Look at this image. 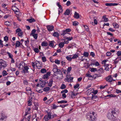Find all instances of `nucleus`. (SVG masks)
Listing matches in <instances>:
<instances>
[{
	"label": "nucleus",
	"instance_id": "obj_1",
	"mask_svg": "<svg viewBox=\"0 0 121 121\" xmlns=\"http://www.w3.org/2000/svg\"><path fill=\"white\" fill-rule=\"evenodd\" d=\"M112 110L111 113H109L107 114V117L108 119L111 121H114L115 117V116L116 115V113L117 111V110L114 108H113Z\"/></svg>",
	"mask_w": 121,
	"mask_h": 121
},
{
	"label": "nucleus",
	"instance_id": "obj_2",
	"mask_svg": "<svg viewBox=\"0 0 121 121\" xmlns=\"http://www.w3.org/2000/svg\"><path fill=\"white\" fill-rule=\"evenodd\" d=\"M95 112H93L92 113L89 112L87 114L86 117L87 119L89 118V120L91 121H95L96 120V118L94 114Z\"/></svg>",
	"mask_w": 121,
	"mask_h": 121
},
{
	"label": "nucleus",
	"instance_id": "obj_3",
	"mask_svg": "<svg viewBox=\"0 0 121 121\" xmlns=\"http://www.w3.org/2000/svg\"><path fill=\"white\" fill-rule=\"evenodd\" d=\"M7 66L6 63L3 60H0V70L2 68H4Z\"/></svg>",
	"mask_w": 121,
	"mask_h": 121
},
{
	"label": "nucleus",
	"instance_id": "obj_4",
	"mask_svg": "<svg viewBox=\"0 0 121 121\" xmlns=\"http://www.w3.org/2000/svg\"><path fill=\"white\" fill-rule=\"evenodd\" d=\"M51 113L50 112H47L48 114L46 115L43 118L45 121H48L49 119H52V117H51Z\"/></svg>",
	"mask_w": 121,
	"mask_h": 121
},
{
	"label": "nucleus",
	"instance_id": "obj_5",
	"mask_svg": "<svg viewBox=\"0 0 121 121\" xmlns=\"http://www.w3.org/2000/svg\"><path fill=\"white\" fill-rule=\"evenodd\" d=\"M66 78H65L64 81L65 82H70L72 81L73 79V77H70L69 75H66Z\"/></svg>",
	"mask_w": 121,
	"mask_h": 121
},
{
	"label": "nucleus",
	"instance_id": "obj_6",
	"mask_svg": "<svg viewBox=\"0 0 121 121\" xmlns=\"http://www.w3.org/2000/svg\"><path fill=\"white\" fill-rule=\"evenodd\" d=\"M29 69V68L27 66H24L22 69V70L21 71L22 73L25 74L29 73V72L28 71V70Z\"/></svg>",
	"mask_w": 121,
	"mask_h": 121
},
{
	"label": "nucleus",
	"instance_id": "obj_7",
	"mask_svg": "<svg viewBox=\"0 0 121 121\" xmlns=\"http://www.w3.org/2000/svg\"><path fill=\"white\" fill-rule=\"evenodd\" d=\"M107 81L108 82H111L112 81H115L116 79H114L112 77V76L110 75L108 76L106 78Z\"/></svg>",
	"mask_w": 121,
	"mask_h": 121
},
{
	"label": "nucleus",
	"instance_id": "obj_8",
	"mask_svg": "<svg viewBox=\"0 0 121 121\" xmlns=\"http://www.w3.org/2000/svg\"><path fill=\"white\" fill-rule=\"evenodd\" d=\"M105 5L107 6H117L118 5V4L116 3H108L105 4Z\"/></svg>",
	"mask_w": 121,
	"mask_h": 121
},
{
	"label": "nucleus",
	"instance_id": "obj_9",
	"mask_svg": "<svg viewBox=\"0 0 121 121\" xmlns=\"http://www.w3.org/2000/svg\"><path fill=\"white\" fill-rule=\"evenodd\" d=\"M47 29L49 31H52L54 29V27L52 26L48 25L47 26Z\"/></svg>",
	"mask_w": 121,
	"mask_h": 121
},
{
	"label": "nucleus",
	"instance_id": "obj_10",
	"mask_svg": "<svg viewBox=\"0 0 121 121\" xmlns=\"http://www.w3.org/2000/svg\"><path fill=\"white\" fill-rule=\"evenodd\" d=\"M55 43V42L54 40L49 41V46L51 47L54 48V43Z\"/></svg>",
	"mask_w": 121,
	"mask_h": 121
},
{
	"label": "nucleus",
	"instance_id": "obj_11",
	"mask_svg": "<svg viewBox=\"0 0 121 121\" xmlns=\"http://www.w3.org/2000/svg\"><path fill=\"white\" fill-rule=\"evenodd\" d=\"M23 63L22 62H21L18 65V67L19 70L22 69L24 67L22 65Z\"/></svg>",
	"mask_w": 121,
	"mask_h": 121
},
{
	"label": "nucleus",
	"instance_id": "obj_12",
	"mask_svg": "<svg viewBox=\"0 0 121 121\" xmlns=\"http://www.w3.org/2000/svg\"><path fill=\"white\" fill-rule=\"evenodd\" d=\"M50 73L49 72H48L46 74H45L43 76V78L44 79H46L48 78L49 76H50Z\"/></svg>",
	"mask_w": 121,
	"mask_h": 121
},
{
	"label": "nucleus",
	"instance_id": "obj_13",
	"mask_svg": "<svg viewBox=\"0 0 121 121\" xmlns=\"http://www.w3.org/2000/svg\"><path fill=\"white\" fill-rule=\"evenodd\" d=\"M32 99L31 97H30L29 98L28 100V106H30L32 104Z\"/></svg>",
	"mask_w": 121,
	"mask_h": 121
},
{
	"label": "nucleus",
	"instance_id": "obj_14",
	"mask_svg": "<svg viewBox=\"0 0 121 121\" xmlns=\"http://www.w3.org/2000/svg\"><path fill=\"white\" fill-rule=\"evenodd\" d=\"M6 118V117L5 116L4 114L2 113L0 114V120H3Z\"/></svg>",
	"mask_w": 121,
	"mask_h": 121
},
{
	"label": "nucleus",
	"instance_id": "obj_15",
	"mask_svg": "<svg viewBox=\"0 0 121 121\" xmlns=\"http://www.w3.org/2000/svg\"><path fill=\"white\" fill-rule=\"evenodd\" d=\"M53 82V81L52 79H51V80H50L48 83V86L50 87H51L52 85Z\"/></svg>",
	"mask_w": 121,
	"mask_h": 121
},
{
	"label": "nucleus",
	"instance_id": "obj_16",
	"mask_svg": "<svg viewBox=\"0 0 121 121\" xmlns=\"http://www.w3.org/2000/svg\"><path fill=\"white\" fill-rule=\"evenodd\" d=\"M91 90H92V91H91V92H92V93H94L95 95L98 92V91L97 90H94L92 88H90V89L88 90V91H91Z\"/></svg>",
	"mask_w": 121,
	"mask_h": 121
},
{
	"label": "nucleus",
	"instance_id": "obj_17",
	"mask_svg": "<svg viewBox=\"0 0 121 121\" xmlns=\"http://www.w3.org/2000/svg\"><path fill=\"white\" fill-rule=\"evenodd\" d=\"M4 24L5 25L9 26H10L12 25V24H11V22L8 21H7L5 22Z\"/></svg>",
	"mask_w": 121,
	"mask_h": 121
},
{
	"label": "nucleus",
	"instance_id": "obj_18",
	"mask_svg": "<svg viewBox=\"0 0 121 121\" xmlns=\"http://www.w3.org/2000/svg\"><path fill=\"white\" fill-rule=\"evenodd\" d=\"M27 21H28L30 23H31L33 22H35V20L33 18H31L30 19H28L27 20Z\"/></svg>",
	"mask_w": 121,
	"mask_h": 121
},
{
	"label": "nucleus",
	"instance_id": "obj_19",
	"mask_svg": "<svg viewBox=\"0 0 121 121\" xmlns=\"http://www.w3.org/2000/svg\"><path fill=\"white\" fill-rule=\"evenodd\" d=\"M48 44L45 41H43L41 43V45L42 46L46 47L48 46Z\"/></svg>",
	"mask_w": 121,
	"mask_h": 121
},
{
	"label": "nucleus",
	"instance_id": "obj_20",
	"mask_svg": "<svg viewBox=\"0 0 121 121\" xmlns=\"http://www.w3.org/2000/svg\"><path fill=\"white\" fill-rule=\"evenodd\" d=\"M97 71H99V73H104V70L103 68H101L97 70Z\"/></svg>",
	"mask_w": 121,
	"mask_h": 121
},
{
	"label": "nucleus",
	"instance_id": "obj_21",
	"mask_svg": "<svg viewBox=\"0 0 121 121\" xmlns=\"http://www.w3.org/2000/svg\"><path fill=\"white\" fill-rule=\"evenodd\" d=\"M50 89V88L49 87H44L43 89V91L45 92H47L49 91Z\"/></svg>",
	"mask_w": 121,
	"mask_h": 121
},
{
	"label": "nucleus",
	"instance_id": "obj_22",
	"mask_svg": "<svg viewBox=\"0 0 121 121\" xmlns=\"http://www.w3.org/2000/svg\"><path fill=\"white\" fill-rule=\"evenodd\" d=\"M74 17L75 18L78 19L79 18V15L76 12H75Z\"/></svg>",
	"mask_w": 121,
	"mask_h": 121
},
{
	"label": "nucleus",
	"instance_id": "obj_23",
	"mask_svg": "<svg viewBox=\"0 0 121 121\" xmlns=\"http://www.w3.org/2000/svg\"><path fill=\"white\" fill-rule=\"evenodd\" d=\"M113 25L115 28H118L119 27V25L116 23H113Z\"/></svg>",
	"mask_w": 121,
	"mask_h": 121
},
{
	"label": "nucleus",
	"instance_id": "obj_24",
	"mask_svg": "<svg viewBox=\"0 0 121 121\" xmlns=\"http://www.w3.org/2000/svg\"><path fill=\"white\" fill-rule=\"evenodd\" d=\"M90 71L91 72H95L97 71L96 68H90Z\"/></svg>",
	"mask_w": 121,
	"mask_h": 121
},
{
	"label": "nucleus",
	"instance_id": "obj_25",
	"mask_svg": "<svg viewBox=\"0 0 121 121\" xmlns=\"http://www.w3.org/2000/svg\"><path fill=\"white\" fill-rule=\"evenodd\" d=\"M103 18L104 19L103 21L104 22H107L108 21V18L106 17V15H105L103 17Z\"/></svg>",
	"mask_w": 121,
	"mask_h": 121
},
{
	"label": "nucleus",
	"instance_id": "obj_26",
	"mask_svg": "<svg viewBox=\"0 0 121 121\" xmlns=\"http://www.w3.org/2000/svg\"><path fill=\"white\" fill-rule=\"evenodd\" d=\"M29 43V41L28 39H27L25 41V44L26 46L27 47Z\"/></svg>",
	"mask_w": 121,
	"mask_h": 121
},
{
	"label": "nucleus",
	"instance_id": "obj_27",
	"mask_svg": "<svg viewBox=\"0 0 121 121\" xmlns=\"http://www.w3.org/2000/svg\"><path fill=\"white\" fill-rule=\"evenodd\" d=\"M70 13V11L69 10L67 9L66 10L65 12V13L64 14L65 15H68Z\"/></svg>",
	"mask_w": 121,
	"mask_h": 121
},
{
	"label": "nucleus",
	"instance_id": "obj_28",
	"mask_svg": "<svg viewBox=\"0 0 121 121\" xmlns=\"http://www.w3.org/2000/svg\"><path fill=\"white\" fill-rule=\"evenodd\" d=\"M89 54V53L86 52H84L83 54V55L84 56L86 57H88Z\"/></svg>",
	"mask_w": 121,
	"mask_h": 121
},
{
	"label": "nucleus",
	"instance_id": "obj_29",
	"mask_svg": "<svg viewBox=\"0 0 121 121\" xmlns=\"http://www.w3.org/2000/svg\"><path fill=\"white\" fill-rule=\"evenodd\" d=\"M72 67L71 66L69 67L67 69V73L69 74L70 73V71L72 70Z\"/></svg>",
	"mask_w": 121,
	"mask_h": 121
},
{
	"label": "nucleus",
	"instance_id": "obj_30",
	"mask_svg": "<svg viewBox=\"0 0 121 121\" xmlns=\"http://www.w3.org/2000/svg\"><path fill=\"white\" fill-rule=\"evenodd\" d=\"M64 43L63 42L60 43L58 45L59 46L60 48H62L64 46Z\"/></svg>",
	"mask_w": 121,
	"mask_h": 121
},
{
	"label": "nucleus",
	"instance_id": "obj_31",
	"mask_svg": "<svg viewBox=\"0 0 121 121\" xmlns=\"http://www.w3.org/2000/svg\"><path fill=\"white\" fill-rule=\"evenodd\" d=\"M20 45V42L18 41H17L16 43L15 47H19Z\"/></svg>",
	"mask_w": 121,
	"mask_h": 121
},
{
	"label": "nucleus",
	"instance_id": "obj_32",
	"mask_svg": "<svg viewBox=\"0 0 121 121\" xmlns=\"http://www.w3.org/2000/svg\"><path fill=\"white\" fill-rule=\"evenodd\" d=\"M97 96L95 94H93L92 95L91 99L92 100H94L96 99L97 98Z\"/></svg>",
	"mask_w": 121,
	"mask_h": 121
},
{
	"label": "nucleus",
	"instance_id": "obj_33",
	"mask_svg": "<svg viewBox=\"0 0 121 121\" xmlns=\"http://www.w3.org/2000/svg\"><path fill=\"white\" fill-rule=\"evenodd\" d=\"M7 54H8L9 58H13V55L11 54L10 53L8 52H7Z\"/></svg>",
	"mask_w": 121,
	"mask_h": 121
},
{
	"label": "nucleus",
	"instance_id": "obj_34",
	"mask_svg": "<svg viewBox=\"0 0 121 121\" xmlns=\"http://www.w3.org/2000/svg\"><path fill=\"white\" fill-rule=\"evenodd\" d=\"M53 35L56 37H58L59 35V34L57 32H54Z\"/></svg>",
	"mask_w": 121,
	"mask_h": 121
},
{
	"label": "nucleus",
	"instance_id": "obj_35",
	"mask_svg": "<svg viewBox=\"0 0 121 121\" xmlns=\"http://www.w3.org/2000/svg\"><path fill=\"white\" fill-rule=\"evenodd\" d=\"M36 30L35 29H34L32 30V31L31 33L30 34V35H33L35 34V33L36 32Z\"/></svg>",
	"mask_w": 121,
	"mask_h": 121
},
{
	"label": "nucleus",
	"instance_id": "obj_36",
	"mask_svg": "<svg viewBox=\"0 0 121 121\" xmlns=\"http://www.w3.org/2000/svg\"><path fill=\"white\" fill-rule=\"evenodd\" d=\"M56 74H58L60 75H62L63 74L61 71L59 69V70L57 71L56 73Z\"/></svg>",
	"mask_w": 121,
	"mask_h": 121
},
{
	"label": "nucleus",
	"instance_id": "obj_37",
	"mask_svg": "<svg viewBox=\"0 0 121 121\" xmlns=\"http://www.w3.org/2000/svg\"><path fill=\"white\" fill-rule=\"evenodd\" d=\"M77 95V94L73 92L72 93L71 97L72 98H75V96Z\"/></svg>",
	"mask_w": 121,
	"mask_h": 121
},
{
	"label": "nucleus",
	"instance_id": "obj_38",
	"mask_svg": "<svg viewBox=\"0 0 121 121\" xmlns=\"http://www.w3.org/2000/svg\"><path fill=\"white\" fill-rule=\"evenodd\" d=\"M66 88V86L64 84H62L61 85L60 88L62 89H64Z\"/></svg>",
	"mask_w": 121,
	"mask_h": 121
},
{
	"label": "nucleus",
	"instance_id": "obj_39",
	"mask_svg": "<svg viewBox=\"0 0 121 121\" xmlns=\"http://www.w3.org/2000/svg\"><path fill=\"white\" fill-rule=\"evenodd\" d=\"M60 61L57 59H56L55 60L54 62L56 64L58 65L60 64Z\"/></svg>",
	"mask_w": 121,
	"mask_h": 121
},
{
	"label": "nucleus",
	"instance_id": "obj_40",
	"mask_svg": "<svg viewBox=\"0 0 121 121\" xmlns=\"http://www.w3.org/2000/svg\"><path fill=\"white\" fill-rule=\"evenodd\" d=\"M78 56L77 54H75L72 57V59H76L78 57Z\"/></svg>",
	"mask_w": 121,
	"mask_h": 121
},
{
	"label": "nucleus",
	"instance_id": "obj_41",
	"mask_svg": "<svg viewBox=\"0 0 121 121\" xmlns=\"http://www.w3.org/2000/svg\"><path fill=\"white\" fill-rule=\"evenodd\" d=\"M8 74V73H7L6 71L4 70L2 72V75L3 76H4Z\"/></svg>",
	"mask_w": 121,
	"mask_h": 121
},
{
	"label": "nucleus",
	"instance_id": "obj_42",
	"mask_svg": "<svg viewBox=\"0 0 121 121\" xmlns=\"http://www.w3.org/2000/svg\"><path fill=\"white\" fill-rule=\"evenodd\" d=\"M73 39V38L72 37H67L66 38V39L68 41H71Z\"/></svg>",
	"mask_w": 121,
	"mask_h": 121
},
{
	"label": "nucleus",
	"instance_id": "obj_43",
	"mask_svg": "<svg viewBox=\"0 0 121 121\" xmlns=\"http://www.w3.org/2000/svg\"><path fill=\"white\" fill-rule=\"evenodd\" d=\"M84 56H81L78 57L79 59L81 60L82 61H83L85 60V58H83Z\"/></svg>",
	"mask_w": 121,
	"mask_h": 121
},
{
	"label": "nucleus",
	"instance_id": "obj_44",
	"mask_svg": "<svg viewBox=\"0 0 121 121\" xmlns=\"http://www.w3.org/2000/svg\"><path fill=\"white\" fill-rule=\"evenodd\" d=\"M69 56H67L66 57V59H67V60L69 61H71L72 60V58L71 57Z\"/></svg>",
	"mask_w": 121,
	"mask_h": 121
},
{
	"label": "nucleus",
	"instance_id": "obj_45",
	"mask_svg": "<svg viewBox=\"0 0 121 121\" xmlns=\"http://www.w3.org/2000/svg\"><path fill=\"white\" fill-rule=\"evenodd\" d=\"M46 70L44 68H43V69H42L41 70V72L42 73H46Z\"/></svg>",
	"mask_w": 121,
	"mask_h": 121
},
{
	"label": "nucleus",
	"instance_id": "obj_46",
	"mask_svg": "<svg viewBox=\"0 0 121 121\" xmlns=\"http://www.w3.org/2000/svg\"><path fill=\"white\" fill-rule=\"evenodd\" d=\"M34 37V38L35 39H37L38 37V34H35L32 35Z\"/></svg>",
	"mask_w": 121,
	"mask_h": 121
},
{
	"label": "nucleus",
	"instance_id": "obj_47",
	"mask_svg": "<svg viewBox=\"0 0 121 121\" xmlns=\"http://www.w3.org/2000/svg\"><path fill=\"white\" fill-rule=\"evenodd\" d=\"M33 50L35 53H38L39 52V50L38 48H35Z\"/></svg>",
	"mask_w": 121,
	"mask_h": 121
},
{
	"label": "nucleus",
	"instance_id": "obj_48",
	"mask_svg": "<svg viewBox=\"0 0 121 121\" xmlns=\"http://www.w3.org/2000/svg\"><path fill=\"white\" fill-rule=\"evenodd\" d=\"M58 103L62 104V103H65L67 102V101L65 100H61L60 101L58 102Z\"/></svg>",
	"mask_w": 121,
	"mask_h": 121
},
{
	"label": "nucleus",
	"instance_id": "obj_49",
	"mask_svg": "<svg viewBox=\"0 0 121 121\" xmlns=\"http://www.w3.org/2000/svg\"><path fill=\"white\" fill-rule=\"evenodd\" d=\"M68 92V91L67 89H65L64 90L62 91L61 92V93H67Z\"/></svg>",
	"mask_w": 121,
	"mask_h": 121
},
{
	"label": "nucleus",
	"instance_id": "obj_50",
	"mask_svg": "<svg viewBox=\"0 0 121 121\" xmlns=\"http://www.w3.org/2000/svg\"><path fill=\"white\" fill-rule=\"evenodd\" d=\"M117 55L118 57L119 56H121V51H119L117 52Z\"/></svg>",
	"mask_w": 121,
	"mask_h": 121
},
{
	"label": "nucleus",
	"instance_id": "obj_51",
	"mask_svg": "<svg viewBox=\"0 0 121 121\" xmlns=\"http://www.w3.org/2000/svg\"><path fill=\"white\" fill-rule=\"evenodd\" d=\"M61 65L62 66H64L66 64V62L64 60H62L61 62Z\"/></svg>",
	"mask_w": 121,
	"mask_h": 121
},
{
	"label": "nucleus",
	"instance_id": "obj_52",
	"mask_svg": "<svg viewBox=\"0 0 121 121\" xmlns=\"http://www.w3.org/2000/svg\"><path fill=\"white\" fill-rule=\"evenodd\" d=\"M59 70V69H58L57 68H53V71L55 73H56L57 71Z\"/></svg>",
	"mask_w": 121,
	"mask_h": 121
},
{
	"label": "nucleus",
	"instance_id": "obj_53",
	"mask_svg": "<svg viewBox=\"0 0 121 121\" xmlns=\"http://www.w3.org/2000/svg\"><path fill=\"white\" fill-rule=\"evenodd\" d=\"M53 99L52 98H51L49 99V100H48L47 101V103L48 104H49L53 100Z\"/></svg>",
	"mask_w": 121,
	"mask_h": 121
},
{
	"label": "nucleus",
	"instance_id": "obj_54",
	"mask_svg": "<svg viewBox=\"0 0 121 121\" xmlns=\"http://www.w3.org/2000/svg\"><path fill=\"white\" fill-rule=\"evenodd\" d=\"M23 32L21 31L19 33H18V36H19L21 37L23 35Z\"/></svg>",
	"mask_w": 121,
	"mask_h": 121
},
{
	"label": "nucleus",
	"instance_id": "obj_55",
	"mask_svg": "<svg viewBox=\"0 0 121 121\" xmlns=\"http://www.w3.org/2000/svg\"><path fill=\"white\" fill-rule=\"evenodd\" d=\"M83 26L86 31H88L89 30V27L88 26L86 25H84Z\"/></svg>",
	"mask_w": 121,
	"mask_h": 121
},
{
	"label": "nucleus",
	"instance_id": "obj_56",
	"mask_svg": "<svg viewBox=\"0 0 121 121\" xmlns=\"http://www.w3.org/2000/svg\"><path fill=\"white\" fill-rule=\"evenodd\" d=\"M78 23L77 21H74L73 22V25L74 26H76L78 25Z\"/></svg>",
	"mask_w": 121,
	"mask_h": 121
},
{
	"label": "nucleus",
	"instance_id": "obj_57",
	"mask_svg": "<svg viewBox=\"0 0 121 121\" xmlns=\"http://www.w3.org/2000/svg\"><path fill=\"white\" fill-rule=\"evenodd\" d=\"M42 59L43 61V62H45L46 61V58L45 56L42 57Z\"/></svg>",
	"mask_w": 121,
	"mask_h": 121
},
{
	"label": "nucleus",
	"instance_id": "obj_58",
	"mask_svg": "<svg viewBox=\"0 0 121 121\" xmlns=\"http://www.w3.org/2000/svg\"><path fill=\"white\" fill-rule=\"evenodd\" d=\"M67 34L66 31H65V30H63V31L62 32V33L61 34V35L64 36L65 34Z\"/></svg>",
	"mask_w": 121,
	"mask_h": 121
},
{
	"label": "nucleus",
	"instance_id": "obj_59",
	"mask_svg": "<svg viewBox=\"0 0 121 121\" xmlns=\"http://www.w3.org/2000/svg\"><path fill=\"white\" fill-rule=\"evenodd\" d=\"M23 83L24 84L27 85H28V82L27 80H24L23 81Z\"/></svg>",
	"mask_w": 121,
	"mask_h": 121
},
{
	"label": "nucleus",
	"instance_id": "obj_60",
	"mask_svg": "<svg viewBox=\"0 0 121 121\" xmlns=\"http://www.w3.org/2000/svg\"><path fill=\"white\" fill-rule=\"evenodd\" d=\"M108 85L106 84L105 86H100V89H103L104 88L108 86Z\"/></svg>",
	"mask_w": 121,
	"mask_h": 121
},
{
	"label": "nucleus",
	"instance_id": "obj_61",
	"mask_svg": "<svg viewBox=\"0 0 121 121\" xmlns=\"http://www.w3.org/2000/svg\"><path fill=\"white\" fill-rule=\"evenodd\" d=\"M90 55L92 57H94L95 56V54L93 52H91L90 53Z\"/></svg>",
	"mask_w": 121,
	"mask_h": 121
},
{
	"label": "nucleus",
	"instance_id": "obj_62",
	"mask_svg": "<svg viewBox=\"0 0 121 121\" xmlns=\"http://www.w3.org/2000/svg\"><path fill=\"white\" fill-rule=\"evenodd\" d=\"M93 65H95L96 66H98L99 65V64L98 62L97 61L95 62V64H93Z\"/></svg>",
	"mask_w": 121,
	"mask_h": 121
},
{
	"label": "nucleus",
	"instance_id": "obj_63",
	"mask_svg": "<svg viewBox=\"0 0 121 121\" xmlns=\"http://www.w3.org/2000/svg\"><path fill=\"white\" fill-rule=\"evenodd\" d=\"M66 4L67 6H69L71 4V2L69 1H68Z\"/></svg>",
	"mask_w": 121,
	"mask_h": 121
},
{
	"label": "nucleus",
	"instance_id": "obj_64",
	"mask_svg": "<svg viewBox=\"0 0 121 121\" xmlns=\"http://www.w3.org/2000/svg\"><path fill=\"white\" fill-rule=\"evenodd\" d=\"M22 31L19 28L17 29L16 30V31L17 33H19Z\"/></svg>",
	"mask_w": 121,
	"mask_h": 121
}]
</instances>
